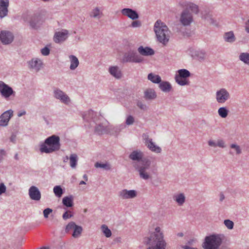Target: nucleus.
<instances>
[{
	"label": "nucleus",
	"instance_id": "33",
	"mask_svg": "<svg viewBox=\"0 0 249 249\" xmlns=\"http://www.w3.org/2000/svg\"><path fill=\"white\" fill-rule=\"evenodd\" d=\"M143 137L144 139L145 143L147 147L151 151L152 149V147L155 145V143L153 142L152 139H149L148 138V135L143 134Z\"/></svg>",
	"mask_w": 249,
	"mask_h": 249
},
{
	"label": "nucleus",
	"instance_id": "30",
	"mask_svg": "<svg viewBox=\"0 0 249 249\" xmlns=\"http://www.w3.org/2000/svg\"><path fill=\"white\" fill-rule=\"evenodd\" d=\"M173 199L179 206H181L184 203L185 197L183 194L180 193L173 196Z\"/></svg>",
	"mask_w": 249,
	"mask_h": 249
},
{
	"label": "nucleus",
	"instance_id": "15",
	"mask_svg": "<svg viewBox=\"0 0 249 249\" xmlns=\"http://www.w3.org/2000/svg\"><path fill=\"white\" fill-rule=\"evenodd\" d=\"M69 31L66 29H62L61 31L55 33L53 41L56 43H60L65 41L68 37Z\"/></svg>",
	"mask_w": 249,
	"mask_h": 249
},
{
	"label": "nucleus",
	"instance_id": "48",
	"mask_svg": "<svg viewBox=\"0 0 249 249\" xmlns=\"http://www.w3.org/2000/svg\"><path fill=\"white\" fill-rule=\"evenodd\" d=\"M53 212V210L51 208H46L43 211V215H44V217L45 218H47L49 216V215L52 213Z\"/></svg>",
	"mask_w": 249,
	"mask_h": 249
},
{
	"label": "nucleus",
	"instance_id": "1",
	"mask_svg": "<svg viewBox=\"0 0 249 249\" xmlns=\"http://www.w3.org/2000/svg\"><path fill=\"white\" fill-rule=\"evenodd\" d=\"M143 153L140 151H133L129 156V158L132 160L136 161L133 163V167L138 171L140 177L144 180L149 178L150 176L146 171L149 169L151 162L147 159L142 160Z\"/></svg>",
	"mask_w": 249,
	"mask_h": 249
},
{
	"label": "nucleus",
	"instance_id": "10",
	"mask_svg": "<svg viewBox=\"0 0 249 249\" xmlns=\"http://www.w3.org/2000/svg\"><path fill=\"white\" fill-rule=\"evenodd\" d=\"M179 21L184 26H189L193 21L192 14L188 8L184 9L180 15Z\"/></svg>",
	"mask_w": 249,
	"mask_h": 249
},
{
	"label": "nucleus",
	"instance_id": "14",
	"mask_svg": "<svg viewBox=\"0 0 249 249\" xmlns=\"http://www.w3.org/2000/svg\"><path fill=\"white\" fill-rule=\"evenodd\" d=\"M82 116L85 121L89 123V125L91 127L93 126V123H96L98 117H100V116H97V113L94 112L92 110H89L85 112Z\"/></svg>",
	"mask_w": 249,
	"mask_h": 249
},
{
	"label": "nucleus",
	"instance_id": "12",
	"mask_svg": "<svg viewBox=\"0 0 249 249\" xmlns=\"http://www.w3.org/2000/svg\"><path fill=\"white\" fill-rule=\"evenodd\" d=\"M13 34L9 31L3 30L0 32V40L3 45H9L14 40Z\"/></svg>",
	"mask_w": 249,
	"mask_h": 249
},
{
	"label": "nucleus",
	"instance_id": "53",
	"mask_svg": "<svg viewBox=\"0 0 249 249\" xmlns=\"http://www.w3.org/2000/svg\"><path fill=\"white\" fill-rule=\"evenodd\" d=\"M68 212H69V211H66L63 214L62 218L64 220H67L69 218H70L73 216V214H69Z\"/></svg>",
	"mask_w": 249,
	"mask_h": 249
},
{
	"label": "nucleus",
	"instance_id": "22",
	"mask_svg": "<svg viewBox=\"0 0 249 249\" xmlns=\"http://www.w3.org/2000/svg\"><path fill=\"white\" fill-rule=\"evenodd\" d=\"M28 64L30 69H34L36 71H38L41 67L42 63L40 59L35 58L29 61Z\"/></svg>",
	"mask_w": 249,
	"mask_h": 249
},
{
	"label": "nucleus",
	"instance_id": "38",
	"mask_svg": "<svg viewBox=\"0 0 249 249\" xmlns=\"http://www.w3.org/2000/svg\"><path fill=\"white\" fill-rule=\"evenodd\" d=\"M53 190L55 195L58 197H60L63 194V189L59 185L54 186Z\"/></svg>",
	"mask_w": 249,
	"mask_h": 249
},
{
	"label": "nucleus",
	"instance_id": "28",
	"mask_svg": "<svg viewBox=\"0 0 249 249\" xmlns=\"http://www.w3.org/2000/svg\"><path fill=\"white\" fill-rule=\"evenodd\" d=\"M224 39L226 42L233 43L236 40V37L232 31L226 32L224 35Z\"/></svg>",
	"mask_w": 249,
	"mask_h": 249
},
{
	"label": "nucleus",
	"instance_id": "16",
	"mask_svg": "<svg viewBox=\"0 0 249 249\" xmlns=\"http://www.w3.org/2000/svg\"><path fill=\"white\" fill-rule=\"evenodd\" d=\"M13 116V111L12 109L4 112L0 116V126H6L8 125L10 119Z\"/></svg>",
	"mask_w": 249,
	"mask_h": 249
},
{
	"label": "nucleus",
	"instance_id": "4",
	"mask_svg": "<svg viewBox=\"0 0 249 249\" xmlns=\"http://www.w3.org/2000/svg\"><path fill=\"white\" fill-rule=\"evenodd\" d=\"M143 242L145 245H148L146 249H166L167 247V243L161 235L145 237Z\"/></svg>",
	"mask_w": 249,
	"mask_h": 249
},
{
	"label": "nucleus",
	"instance_id": "29",
	"mask_svg": "<svg viewBox=\"0 0 249 249\" xmlns=\"http://www.w3.org/2000/svg\"><path fill=\"white\" fill-rule=\"evenodd\" d=\"M69 58L71 62L70 68L71 70H74L78 67L79 65V60L78 58L73 55H70Z\"/></svg>",
	"mask_w": 249,
	"mask_h": 249
},
{
	"label": "nucleus",
	"instance_id": "47",
	"mask_svg": "<svg viewBox=\"0 0 249 249\" xmlns=\"http://www.w3.org/2000/svg\"><path fill=\"white\" fill-rule=\"evenodd\" d=\"M141 26L142 23L140 20H134L131 23V25H130V27L133 28H137L140 27Z\"/></svg>",
	"mask_w": 249,
	"mask_h": 249
},
{
	"label": "nucleus",
	"instance_id": "31",
	"mask_svg": "<svg viewBox=\"0 0 249 249\" xmlns=\"http://www.w3.org/2000/svg\"><path fill=\"white\" fill-rule=\"evenodd\" d=\"M147 78L152 82L156 84H159L161 81V78L159 75H156L153 73H149L148 75Z\"/></svg>",
	"mask_w": 249,
	"mask_h": 249
},
{
	"label": "nucleus",
	"instance_id": "27",
	"mask_svg": "<svg viewBox=\"0 0 249 249\" xmlns=\"http://www.w3.org/2000/svg\"><path fill=\"white\" fill-rule=\"evenodd\" d=\"M159 84L160 89L164 92H169L172 89V86L168 82L161 81Z\"/></svg>",
	"mask_w": 249,
	"mask_h": 249
},
{
	"label": "nucleus",
	"instance_id": "52",
	"mask_svg": "<svg viewBox=\"0 0 249 249\" xmlns=\"http://www.w3.org/2000/svg\"><path fill=\"white\" fill-rule=\"evenodd\" d=\"M217 146H218L221 148H225L226 145L225 144V142L223 140H218L216 143Z\"/></svg>",
	"mask_w": 249,
	"mask_h": 249
},
{
	"label": "nucleus",
	"instance_id": "3",
	"mask_svg": "<svg viewBox=\"0 0 249 249\" xmlns=\"http://www.w3.org/2000/svg\"><path fill=\"white\" fill-rule=\"evenodd\" d=\"M154 30L158 40L163 45H166L169 41L170 35L168 27L159 19L155 23Z\"/></svg>",
	"mask_w": 249,
	"mask_h": 249
},
{
	"label": "nucleus",
	"instance_id": "58",
	"mask_svg": "<svg viewBox=\"0 0 249 249\" xmlns=\"http://www.w3.org/2000/svg\"><path fill=\"white\" fill-rule=\"evenodd\" d=\"M199 59L201 60H203L205 57V53L203 52H201L200 53V55H198Z\"/></svg>",
	"mask_w": 249,
	"mask_h": 249
},
{
	"label": "nucleus",
	"instance_id": "50",
	"mask_svg": "<svg viewBox=\"0 0 249 249\" xmlns=\"http://www.w3.org/2000/svg\"><path fill=\"white\" fill-rule=\"evenodd\" d=\"M137 106L141 109L144 110L147 109L146 105L140 100L137 101Z\"/></svg>",
	"mask_w": 249,
	"mask_h": 249
},
{
	"label": "nucleus",
	"instance_id": "63",
	"mask_svg": "<svg viewBox=\"0 0 249 249\" xmlns=\"http://www.w3.org/2000/svg\"><path fill=\"white\" fill-rule=\"evenodd\" d=\"M195 242V240H194V239H190L189 241H188V243L189 244L191 245V244H193V242Z\"/></svg>",
	"mask_w": 249,
	"mask_h": 249
},
{
	"label": "nucleus",
	"instance_id": "25",
	"mask_svg": "<svg viewBox=\"0 0 249 249\" xmlns=\"http://www.w3.org/2000/svg\"><path fill=\"white\" fill-rule=\"evenodd\" d=\"M109 72L112 76L118 79L120 78L122 76L121 71L117 66L110 67L109 68Z\"/></svg>",
	"mask_w": 249,
	"mask_h": 249
},
{
	"label": "nucleus",
	"instance_id": "44",
	"mask_svg": "<svg viewBox=\"0 0 249 249\" xmlns=\"http://www.w3.org/2000/svg\"><path fill=\"white\" fill-rule=\"evenodd\" d=\"M224 223L228 229L231 230L233 228L234 223L232 221L226 219L224 220Z\"/></svg>",
	"mask_w": 249,
	"mask_h": 249
},
{
	"label": "nucleus",
	"instance_id": "55",
	"mask_svg": "<svg viewBox=\"0 0 249 249\" xmlns=\"http://www.w3.org/2000/svg\"><path fill=\"white\" fill-rule=\"evenodd\" d=\"M6 187L3 183L0 184V195L4 193L6 191Z\"/></svg>",
	"mask_w": 249,
	"mask_h": 249
},
{
	"label": "nucleus",
	"instance_id": "32",
	"mask_svg": "<svg viewBox=\"0 0 249 249\" xmlns=\"http://www.w3.org/2000/svg\"><path fill=\"white\" fill-rule=\"evenodd\" d=\"M70 163L71 168L76 167L78 161V156L75 154H71L70 156Z\"/></svg>",
	"mask_w": 249,
	"mask_h": 249
},
{
	"label": "nucleus",
	"instance_id": "2",
	"mask_svg": "<svg viewBox=\"0 0 249 249\" xmlns=\"http://www.w3.org/2000/svg\"><path fill=\"white\" fill-rule=\"evenodd\" d=\"M60 138L53 135L47 138L43 142L40 144L41 153L50 154L58 151L60 148Z\"/></svg>",
	"mask_w": 249,
	"mask_h": 249
},
{
	"label": "nucleus",
	"instance_id": "54",
	"mask_svg": "<svg viewBox=\"0 0 249 249\" xmlns=\"http://www.w3.org/2000/svg\"><path fill=\"white\" fill-rule=\"evenodd\" d=\"M151 151L157 153H160L161 151V149L160 147L155 144L153 147H152Z\"/></svg>",
	"mask_w": 249,
	"mask_h": 249
},
{
	"label": "nucleus",
	"instance_id": "9",
	"mask_svg": "<svg viewBox=\"0 0 249 249\" xmlns=\"http://www.w3.org/2000/svg\"><path fill=\"white\" fill-rule=\"evenodd\" d=\"M104 118L102 116L98 117L96 123H93V126L94 127V131L98 135L103 134L107 132V125L106 123L107 122L105 120L104 121Z\"/></svg>",
	"mask_w": 249,
	"mask_h": 249
},
{
	"label": "nucleus",
	"instance_id": "34",
	"mask_svg": "<svg viewBox=\"0 0 249 249\" xmlns=\"http://www.w3.org/2000/svg\"><path fill=\"white\" fill-rule=\"evenodd\" d=\"M186 8H188L189 10H191L192 13L196 14H197L199 13L198 6L193 3L189 2L188 3Z\"/></svg>",
	"mask_w": 249,
	"mask_h": 249
},
{
	"label": "nucleus",
	"instance_id": "61",
	"mask_svg": "<svg viewBox=\"0 0 249 249\" xmlns=\"http://www.w3.org/2000/svg\"><path fill=\"white\" fill-rule=\"evenodd\" d=\"M225 199V196L224 195L222 194V193H221L220 194V198H219V200L220 201H222L224 199Z\"/></svg>",
	"mask_w": 249,
	"mask_h": 249
},
{
	"label": "nucleus",
	"instance_id": "56",
	"mask_svg": "<svg viewBox=\"0 0 249 249\" xmlns=\"http://www.w3.org/2000/svg\"><path fill=\"white\" fill-rule=\"evenodd\" d=\"M244 27L246 33L249 34V19L245 22Z\"/></svg>",
	"mask_w": 249,
	"mask_h": 249
},
{
	"label": "nucleus",
	"instance_id": "6",
	"mask_svg": "<svg viewBox=\"0 0 249 249\" xmlns=\"http://www.w3.org/2000/svg\"><path fill=\"white\" fill-rule=\"evenodd\" d=\"M22 18L24 21L29 24L31 29L37 30L44 22L42 16L38 13L24 14Z\"/></svg>",
	"mask_w": 249,
	"mask_h": 249
},
{
	"label": "nucleus",
	"instance_id": "59",
	"mask_svg": "<svg viewBox=\"0 0 249 249\" xmlns=\"http://www.w3.org/2000/svg\"><path fill=\"white\" fill-rule=\"evenodd\" d=\"M183 249H197V248H195L193 247H189L188 246H184L182 247Z\"/></svg>",
	"mask_w": 249,
	"mask_h": 249
},
{
	"label": "nucleus",
	"instance_id": "51",
	"mask_svg": "<svg viewBox=\"0 0 249 249\" xmlns=\"http://www.w3.org/2000/svg\"><path fill=\"white\" fill-rule=\"evenodd\" d=\"M50 50L47 47H45L41 50V53L42 55L47 56L50 54Z\"/></svg>",
	"mask_w": 249,
	"mask_h": 249
},
{
	"label": "nucleus",
	"instance_id": "42",
	"mask_svg": "<svg viewBox=\"0 0 249 249\" xmlns=\"http://www.w3.org/2000/svg\"><path fill=\"white\" fill-rule=\"evenodd\" d=\"M159 235H161L162 237H164V235L163 232L160 231V228L159 227H157L155 228V231L150 233L149 236H154Z\"/></svg>",
	"mask_w": 249,
	"mask_h": 249
},
{
	"label": "nucleus",
	"instance_id": "62",
	"mask_svg": "<svg viewBox=\"0 0 249 249\" xmlns=\"http://www.w3.org/2000/svg\"><path fill=\"white\" fill-rule=\"evenodd\" d=\"M0 154L2 155V157L6 155V152L3 149H1L0 151Z\"/></svg>",
	"mask_w": 249,
	"mask_h": 249
},
{
	"label": "nucleus",
	"instance_id": "46",
	"mask_svg": "<svg viewBox=\"0 0 249 249\" xmlns=\"http://www.w3.org/2000/svg\"><path fill=\"white\" fill-rule=\"evenodd\" d=\"M134 123V118L132 115H128L126 119L125 124L126 125H132Z\"/></svg>",
	"mask_w": 249,
	"mask_h": 249
},
{
	"label": "nucleus",
	"instance_id": "5",
	"mask_svg": "<svg viewBox=\"0 0 249 249\" xmlns=\"http://www.w3.org/2000/svg\"><path fill=\"white\" fill-rule=\"evenodd\" d=\"M223 234H213L205 237L202 244L204 249H219L224 239Z\"/></svg>",
	"mask_w": 249,
	"mask_h": 249
},
{
	"label": "nucleus",
	"instance_id": "7",
	"mask_svg": "<svg viewBox=\"0 0 249 249\" xmlns=\"http://www.w3.org/2000/svg\"><path fill=\"white\" fill-rule=\"evenodd\" d=\"M143 58L139 55L135 50H129L125 53L122 58L124 63H141L143 61Z\"/></svg>",
	"mask_w": 249,
	"mask_h": 249
},
{
	"label": "nucleus",
	"instance_id": "17",
	"mask_svg": "<svg viewBox=\"0 0 249 249\" xmlns=\"http://www.w3.org/2000/svg\"><path fill=\"white\" fill-rule=\"evenodd\" d=\"M137 192L134 190L124 189L119 193V197L123 199L134 198L137 196Z\"/></svg>",
	"mask_w": 249,
	"mask_h": 249
},
{
	"label": "nucleus",
	"instance_id": "39",
	"mask_svg": "<svg viewBox=\"0 0 249 249\" xmlns=\"http://www.w3.org/2000/svg\"><path fill=\"white\" fill-rule=\"evenodd\" d=\"M201 17L202 18L210 21L211 23H213V19L212 18L211 15L207 11L201 12Z\"/></svg>",
	"mask_w": 249,
	"mask_h": 249
},
{
	"label": "nucleus",
	"instance_id": "57",
	"mask_svg": "<svg viewBox=\"0 0 249 249\" xmlns=\"http://www.w3.org/2000/svg\"><path fill=\"white\" fill-rule=\"evenodd\" d=\"M208 144H209V145H210L211 146H213V147L217 146L216 143H215L214 141H211V140H210L208 142Z\"/></svg>",
	"mask_w": 249,
	"mask_h": 249
},
{
	"label": "nucleus",
	"instance_id": "37",
	"mask_svg": "<svg viewBox=\"0 0 249 249\" xmlns=\"http://www.w3.org/2000/svg\"><path fill=\"white\" fill-rule=\"evenodd\" d=\"M229 110L226 107H221L218 110L219 115L223 118L227 117L228 115Z\"/></svg>",
	"mask_w": 249,
	"mask_h": 249
},
{
	"label": "nucleus",
	"instance_id": "43",
	"mask_svg": "<svg viewBox=\"0 0 249 249\" xmlns=\"http://www.w3.org/2000/svg\"><path fill=\"white\" fill-rule=\"evenodd\" d=\"M76 225V224L73 221L69 223L66 227L65 232L68 233L71 230H74V228H75Z\"/></svg>",
	"mask_w": 249,
	"mask_h": 249
},
{
	"label": "nucleus",
	"instance_id": "49",
	"mask_svg": "<svg viewBox=\"0 0 249 249\" xmlns=\"http://www.w3.org/2000/svg\"><path fill=\"white\" fill-rule=\"evenodd\" d=\"M231 147L235 150L237 154H240L241 153V149L239 145L235 144H231Z\"/></svg>",
	"mask_w": 249,
	"mask_h": 249
},
{
	"label": "nucleus",
	"instance_id": "40",
	"mask_svg": "<svg viewBox=\"0 0 249 249\" xmlns=\"http://www.w3.org/2000/svg\"><path fill=\"white\" fill-rule=\"evenodd\" d=\"M95 167L103 168L106 170H109L111 169L110 165L108 163H102L97 162L95 164Z\"/></svg>",
	"mask_w": 249,
	"mask_h": 249
},
{
	"label": "nucleus",
	"instance_id": "24",
	"mask_svg": "<svg viewBox=\"0 0 249 249\" xmlns=\"http://www.w3.org/2000/svg\"><path fill=\"white\" fill-rule=\"evenodd\" d=\"M157 97V94L152 89H147L144 92V98L146 100H151Z\"/></svg>",
	"mask_w": 249,
	"mask_h": 249
},
{
	"label": "nucleus",
	"instance_id": "20",
	"mask_svg": "<svg viewBox=\"0 0 249 249\" xmlns=\"http://www.w3.org/2000/svg\"><path fill=\"white\" fill-rule=\"evenodd\" d=\"M29 195L31 199L38 201L41 198V193L39 189L35 186H32L29 190Z\"/></svg>",
	"mask_w": 249,
	"mask_h": 249
},
{
	"label": "nucleus",
	"instance_id": "60",
	"mask_svg": "<svg viewBox=\"0 0 249 249\" xmlns=\"http://www.w3.org/2000/svg\"><path fill=\"white\" fill-rule=\"evenodd\" d=\"M25 114H26V111H23L18 112V117H21V116L25 115Z\"/></svg>",
	"mask_w": 249,
	"mask_h": 249
},
{
	"label": "nucleus",
	"instance_id": "21",
	"mask_svg": "<svg viewBox=\"0 0 249 249\" xmlns=\"http://www.w3.org/2000/svg\"><path fill=\"white\" fill-rule=\"evenodd\" d=\"M8 0H0V18H2L8 15Z\"/></svg>",
	"mask_w": 249,
	"mask_h": 249
},
{
	"label": "nucleus",
	"instance_id": "26",
	"mask_svg": "<svg viewBox=\"0 0 249 249\" xmlns=\"http://www.w3.org/2000/svg\"><path fill=\"white\" fill-rule=\"evenodd\" d=\"M62 203L67 207H72L73 206V196L70 195L64 197L62 199Z\"/></svg>",
	"mask_w": 249,
	"mask_h": 249
},
{
	"label": "nucleus",
	"instance_id": "45",
	"mask_svg": "<svg viewBox=\"0 0 249 249\" xmlns=\"http://www.w3.org/2000/svg\"><path fill=\"white\" fill-rule=\"evenodd\" d=\"M100 13V12L99 8L96 7L92 11L90 16L93 18H100V17H99Z\"/></svg>",
	"mask_w": 249,
	"mask_h": 249
},
{
	"label": "nucleus",
	"instance_id": "8",
	"mask_svg": "<svg viewBox=\"0 0 249 249\" xmlns=\"http://www.w3.org/2000/svg\"><path fill=\"white\" fill-rule=\"evenodd\" d=\"M178 73L175 76L176 82L181 86L188 85L189 81L187 78L191 75L190 71L186 69H180L178 70Z\"/></svg>",
	"mask_w": 249,
	"mask_h": 249
},
{
	"label": "nucleus",
	"instance_id": "19",
	"mask_svg": "<svg viewBox=\"0 0 249 249\" xmlns=\"http://www.w3.org/2000/svg\"><path fill=\"white\" fill-rule=\"evenodd\" d=\"M121 13L132 20H136L139 18L137 12L131 8H124L121 10Z\"/></svg>",
	"mask_w": 249,
	"mask_h": 249
},
{
	"label": "nucleus",
	"instance_id": "36",
	"mask_svg": "<svg viewBox=\"0 0 249 249\" xmlns=\"http://www.w3.org/2000/svg\"><path fill=\"white\" fill-rule=\"evenodd\" d=\"M239 59L249 65V53H242L239 55Z\"/></svg>",
	"mask_w": 249,
	"mask_h": 249
},
{
	"label": "nucleus",
	"instance_id": "35",
	"mask_svg": "<svg viewBox=\"0 0 249 249\" xmlns=\"http://www.w3.org/2000/svg\"><path fill=\"white\" fill-rule=\"evenodd\" d=\"M82 231L83 228L81 226L76 225L75 228H74L72 236L74 238H78L81 235Z\"/></svg>",
	"mask_w": 249,
	"mask_h": 249
},
{
	"label": "nucleus",
	"instance_id": "23",
	"mask_svg": "<svg viewBox=\"0 0 249 249\" xmlns=\"http://www.w3.org/2000/svg\"><path fill=\"white\" fill-rule=\"evenodd\" d=\"M138 51L141 55L143 56L152 55L155 53L152 49L148 47L144 48L142 46H140L138 48Z\"/></svg>",
	"mask_w": 249,
	"mask_h": 249
},
{
	"label": "nucleus",
	"instance_id": "41",
	"mask_svg": "<svg viewBox=\"0 0 249 249\" xmlns=\"http://www.w3.org/2000/svg\"><path fill=\"white\" fill-rule=\"evenodd\" d=\"M102 231L107 237H110L111 236V231L106 225L101 226Z\"/></svg>",
	"mask_w": 249,
	"mask_h": 249
},
{
	"label": "nucleus",
	"instance_id": "64",
	"mask_svg": "<svg viewBox=\"0 0 249 249\" xmlns=\"http://www.w3.org/2000/svg\"><path fill=\"white\" fill-rule=\"evenodd\" d=\"M10 140L12 142H14L15 141V136H12L10 138Z\"/></svg>",
	"mask_w": 249,
	"mask_h": 249
},
{
	"label": "nucleus",
	"instance_id": "13",
	"mask_svg": "<svg viewBox=\"0 0 249 249\" xmlns=\"http://www.w3.org/2000/svg\"><path fill=\"white\" fill-rule=\"evenodd\" d=\"M53 96L57 99L65 104L68 105L70 103V97L62 90L58 88H54L53 89Z\"/></svg>",
	"mask_w": 249,
	"mask_h": 249
},
{
	"label": "nucleus",
	"instance_id": "18",
	"mask_svg": "<svg viewBox=\"0 0 249 249\" xmlns=\"http://www.w3.org/2000/svg\"><path fill=\"white\" fill-rule=\"evenodd\" d=\"M0 93L1 96L6 100H9L11 96L14 97L16 94L13 89L7 84L1 89Z\"/></svg>",
	"mask_w": 249,
	"mask_h": 249
},
{
	"label": "nucleus",
	"instance_id": "11",
	"mask_svg": "<svg viewBox=\"0 0 249 249\" xmlns=\"http://www.w3.org/2000/svg\"><path fill=\"white\" fill-rule=\"evenodd\" d=\"M215 98L218 103L223 104L230 98V94L227 89L222 88L216 92Z\"/></svg>",
	"mask_w": 249,
	"mask_h": 249
}]
</instances>
